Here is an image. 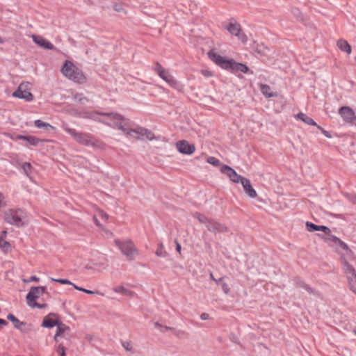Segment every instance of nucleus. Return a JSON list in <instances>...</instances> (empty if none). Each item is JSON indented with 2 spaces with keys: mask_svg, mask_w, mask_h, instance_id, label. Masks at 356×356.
I'll list each match as a JSON object with an SVG mask.
<instances>
[{
  "mask_svg": "<svg viewBox=\"0 0 356 356\" xmlns=\"http://www.w3.org/2000/svg\"><path fill=\"white\" fill-rule=\"evenodd\" d=\"M174 335H175L178 338H182L186 335V332L181 330H177L174 327L172 330Z\"/></svg>",
  "mask_w": 356,
  "mask_h": 356,
  "instance_id": "nucleus-45",
  "label": "nucleus"
},
{
  "mask_svg": "<svg viewBox=\"0 0 356 356\" xmlns=\"http://www.w3.org/2000/svg\"><path fill=\"white\" fill-rule=\"evenodd\" d=\"M165 69H164L162 65L156 62L154 67V71L159 75L160 74H163Z\"/></svg>",
  "mask_w": 356,
  "mask_h": 356,
  "instance_id": "nucleus-46",
  "label": "nucleus"
},
{
  "mask_svg": "<svg viewBox=\"0 0 356 356\" xmlns=\"http://www.w3.org/2000/svg\"><path fill=\"white\" fill-rule=\"evenodd\" d=\"M65 131L72 136L80 144L85 145H93L94 138L89 134L77 132L74 129L70 128L67 125L65 126Z\"/></svg>",
  "mask_w": 356,
  "mask_h": 356,
  "instance_id": "nucleus-6",
  "label": "nucleus"
},
{
  "mask_svg": "<svg viewBox=\"0 0 356 356\" xmlns=\"http://www.w3.org/2000/svg\"><path fill=\"white\" fill-rule=\"evenodd\" d=\"M114 243L129 261L134 260L136 256L138 254L137 248L131 240L122 241L120 239H115Z\"/></svg>",
  "mask_w": 356,
  "mask_h": 356,
  "instance_id": "nucleus-4",
  "label": "nucleus"
},
{
  "mask_svg": "<svg viewBox=\"0 0 356 356\" xmlns=\"http://www.w3.org/2000/svg\"><path fill=\"white\" fill-rule=\"evenodd\" d=\"M130 131L131 133L136 134L138 135L137 136H136V139L138 140H143V137L144 136L149 140L157 139V138L154 136L152 131L142 127H138L136 129H134V130H131Z\"/></svg>",
  "mask_w": 356,
  "mask_h": 356,
  "instance_id": "nucleus-12",
  "label": "nucleus"
},
{
  "mask_svg": "<svg viewBox=\"0 0 356 356\" xmlns=\"http://www.w3.org/2000/svg\"><path fill=\"white\" fill-rule=\"evenodd\" d=\"M113 9L118 13H126V11L123 8V5L121 3H115L113 5Z\"/></svg>",
  "mask_w": 356,
  "mask_h": 356,
  "instance_id": "nucleus-42",
  "label": "nucleus"
},
{
  "mask_svg": "<svg viewBox=\"0 0 356 356\" xmlns=\"http://www.w3.org/2000/svg\"><path fill=\"white\" fill-rule=\"evenodd\" d=\"M113 291L116 293H122L126 296H132L134 295V292L131 291L126 288H124L123 286H119L117 287H115L113 289Z\"/></svg>",
  "mask_w": 356,
  "mask_h": 356,
  "instance_id": "nucleus-30",
  "label": "nucleus"
},
{
  "mask_svg": "<svg viewBox=\"0 0 356 356\" xmlns=\"http://www.w3.org/2000/svg\"><path fill=\"white\" fill-rule=\"evenodd\" d=\"M343 268L348 280L350 290L356 294V270L344 258H341Z\"/></svg>",
  "mask_w": 356,
  "mask_h": 356,
  "instance_id": "nucleus-7",
  "label": "nucleus"
},
{
  "mask_svg": "<svg viewBox=\"0 0 356 356\" xmlns=\"http://www.w3.org/2000/svg\"><path fill=\"white\" fill-rule=\"evenodd\" d=\"M57 353L59 356H65V348L63 346L62 343L59 344L57 348Z\"/></svg>",
  "mask_w": 356,
  "mask_h": 356,
  "instance_id": "nucleus-47",
  "label": "nucleus"
},
{
  "mask_svg": "<svg viewBox=\"0 0 356 356\" xmlns=\"http://www.w3.org/2000/svg\"><path fill=\"white\" fill-rule=\"evenodd\" d=\"M39 280L40 278L38 277L33 275L30 277L29 282H39Z\"/></svg>",
  "mask_w": 356,
  "mask_h": 356,
  "instance_id": "nucleus-59",
  "label": "nucleus"
},
{
  "mask_svg": "<svg viewBox=\"0 0 356 356\" xmlns=\"http://www.w3.org/2000/svg\"><path fill=\"white\" fill-rule=\"evenodd\" d=\"M6 235H7V231L6 230H3V231L1 232L0 237H2V239H4L6 237Z\"/></svg>",
  "mask_w": 356,
  "mask_h": 356,
  "instance_id": "nucleus-62",
  "label": "nucleus"
},
{
  "mask_svg": "<svg viewBox=\"0 0 356 356\" xmlns=\"http://www.w3.org/2000/svg\"><path fill=\"white\" fill-rule=\"evenodd\" d=\"M297 285H298V286L305 289L310 294H314V293H315L314 289L311 288L308 284H307L306 283H305L302 281L297 282Z\"/></svg>",
  "mask_w": 356,
  "mask_h": 356,
  "instance_id": "nucleus-34",
  "label": "nucleus"
},
{
  "mask_svg": "<svg viewBox=\"0 0 356 356\" xmlns=\"http://www.w3.org/2000/svg\"><path fill=\"white\" fill-rule=\"evenodd\" d=\"M33 291H39L40 296H42L43 294H47L49 296V293L47 292V287L46 286H33Z\"/></svg>",
  "mask_w": 356,
  "mask_h": 356,
  "instance_id": "nucleus-39",
  "label": "nucleus"
},
{
  "mask_svg": "<svg viewBox=\"0 0 356 356\" xmlns=\"http://www.w3.org/2000/svg\"><path fill=\"white\" fill-rule=\"evenodd\" d=\"M8 325V322L3 318H0V326H6Z\"/></svg>",
  "mask_w": 356,
  "mask_h": 356,
  "instance_id": "nucleus-60",
  "label": "nucleus"
},
{
  "mask_svg": "<svg viewBox=\"0 0 356 356\" xmlns=\"http://www.w3.org/2000/svg\"><path fill=\"white\" fill-rule=\"evenodd\" d=\"M17 138L26 140L29 145L33 146H37L38 145L39 143L47 141L46 140H42L33 136L17 135Z\"/></svg>",
  "mask_w": 356,
  "mask_h": 356,
  "instance_id": "nucleus-22",
  "label": "nucleus"
},
{
  "mask_svg": "<svg viewBox=\"0 0 356 356\" xmlns=\"http://www.w3.org/2000/svg\"><path fill=\"white\" fill-rule=\"evenodd\" d=\"M7 319L13 323L15 328L19 330L22 332H28L31 330L30 328L27 327V324L26 322L20 321L13 314H8Z\"/></svg>",
  "mask_w": 356,
  "mask_h": 356,
  "instance_id": "nucleus-16",
  "label": "nucleus"
},
{
  "mask_svg": "<svg viewBox=\"0 0 356 356\" xmlns=\"http://www.w3.org/2000/svg\"><path fill=\"white\" fill-rule=\"evenodd\" d=\"M307 231L310 232H316V231H321L325 233V234H328L331 232L330 229L325 225H317L314 224L312 222L307 221L305 223Z\"/></svg>",
  "mask_w": 356,
  "mask_h": 356,
  "instance_id": "nucleus-17",
  "label": "nucleus"
},
{
  "mask_svg": "<svg viewBox=\"0 0 356 356\" xmlns=\"http://www.w3.org/2000/svg\"><path fill=\"white\" fill-rule=\"evenodd\" d=\"M76 290H78L79 291L84 292V293H86L87 294H96V293H98L97 291H90V290H88V289H83L82 287H76Z\"/></svg>",
  "mask_w": 356,
  "mask_h": 356,
  "instance_id": "nucleus-50",
  "label": "nucleus"
},
{
  "mask_svg": "<svg viewBox=\"0 0 356 356\" xmlns=\"http://www.w3.org/2000/svg\"><path fill=\"white\" fill-rule=\"evenodd\" d=\"M122 346L126 349L127 351H130L132 349V346L129 341H124L122 342Z\"/></svg>",
  "mask_w": 356,
  "mask_h": 356,
  "instance_id": "nucleus-51",
  "label": "nucleus"
},
{
  "mask_svg": "<svg viewBox=\"0 0 356 356\" xmlns=\"http://www.w3.org/2000/svg\"><path fill=\"white\" fill-rule=\"evenodd\" d=\"M321 132H322V130H325L323 128H322L321 126L318 125L316 124V125H315Z\"/></svg>",
  "mask_w": 356,
  "mask_h": 356,
  "instance_id": "nucleus-63",
  "label": "nucleus"
},
{
  "mask_svg": "<svg viewBox=\"0 0 356 356\" xmlns=\"http://www.w3.org/2000/svg\"><path fill=\"white\" fill-rule=\"evenodd\" d=\"M230 34L232 35L238 37V38L241 40L243 42H246L248 40V38L246 35L242 32V29L241 28L240 24L237 23H229L227 26L225 27Z\"/></svg>",
  "mask_w": 356,
  "mask_h": 356,
  "instance_id": "nucleus-9",
  "label": "nucleus"
},
{
  "mask_svg": "<svg viewBox=\"0 0 356 356\" xmlns=\"http://www.w3.org/2000/svg\"><path fill=\"white\" fill-rule=\"evenodd\" d=\"M207 163L213 165V166H219L220 165V161L219 159L214 156H209L207 159Z\"/></svg>",
  "mask_w": 356,
  "mask_h": 356,
  "instance_id": "nucleus-35",
  "label": "nucleus"
},
{
  "mask_svg": "<svg viewBox=\"0 0 356 356\" xmlns=\"http://www.w3.org/2000/svg\"><path fill=\"white\" fill-rule=\"evenodd\" d=\"M25 217V212L21 209H10L4 214L6 222L17 227H22L26 225L24 220Z\"/></svg>",
  "mask_w": 356,
  "mask_h": 356,
  "instance_id": "nucleus-5",
  "label": "nucleus"
},
{
  "mask_svg": "<svg viewBox=\"0 0 356 356\" xmlns=\"http://www.w3.org/2000/svg\"><path fill=\"white\" fill-rule=\"evenodd\" d=\"M221 289L223 291V292L226 294L229 293V288L228 286V284L225 282H220Z\"/></svg>",
  "mask_w": 356,
  "mask_h": 356,
  "instance_id": "nucleus-49",
  "label": "nucleus"
},
{
  "mask_svg": "<svg viewBox=\"0 0 356 356\" xmlns=\"http://www.w3.org/2000/svg\"><path fill=\"white\" fill-rule=\"evenodd\" d=\"M255 51L261 56H268L270 51L267 47L260 44L257 45Z\"/></svg>",
  "mask_w": 356,
  "mask_h": 356,
  "instance_id": "nucleus-29",
  "label": "nucleus"
},
{
  "mask_svg": "<svg viewBox=\"0 0 356 356\" xmlns=\"http://www.w3.org/2000/svg\"><path fill=\"white\" fill-rule=\"evenodd\" d=\"M210 277H211V279L212 280H213L216 284H220V283L222 281V280L224 279V277H220V279H218V280H216V279L213 277V274H212V273H211V274H210Z\"/></svg>",
  "mask_w": 356,
  "mask_h": 356,
  "instance_id": "nucleus-54",
  "label": "nucleus"
},
{
  "mask_svg": "<svg viewBox=\"0 0 356 356\" xmlns=\"http://www.w3.org/2000/svg\"><path fill=\"white\" fill-rule=\"evenodd\" d=\"M337 44L341 51L346 52L348 54L351 53V47L346 40L340 39L337 41Z\"/></svg>",
  "mask_w": 356,
  "mask_h": 356,
  "instance_id": "nucleus-25",
  "label": "nucleus"
},
{
  "mask_svg": "<svg viewBox=\"0 0 356 356\" xmlns=\"http://www.w3.org/2000/svg\"><path fill=\"white\" fill-rule=\"evenodd\" d=\"M154 326L156 327V328H161V331L162 332H164L165 331H172V330H174V327H169V326H163L161 324H160L159 322H155L154 323Z\"/></svg>",
  "mask_w": 356,
  "mask_h": 356,
  "instance_id": "nucleus-36",
  "label": "nucleus"
},
{
  "mask_svg": "<svg viewBox=\"0 0 356 356\" xmlns=\"http://www.w3.org/2000/svg\"><path fill=\"white\" fill-rule=\"evenodd\" d=\"M296 118L300 120H302V122H304L305 124H307L309 125H316V123L314 122V120L311 118L310 117L307 116L306 114L303 113H299L297 115H296Z\"/></svg>",
  "mask_w": 356,
  "mask_h": 356,
  "instance_id": "nucleus-27",
  "label": "nucleus"
},
{
  "mask_svg": "<svg viewBox=\"0 0 356 356\" xmlns=\"http://www.w3.org/2000/svg\"><path fill=\"white\" fill-rule=\"evenodd\" d=\"M86 115L84 116L85 118H88L90 119H93L95 120H97L95 118V115H99L102 116H108L111 117L113 120H115V126L121 130L123 133H124L127 136H133V133H131L130 131L134 130V129H129L126 128L125 127L127 125V122L129 121L128 119H126L123 115L118 113H104V112H95V113H86ZM99 122H104V121L101 120H98ZM106 124V122H105ZM106 124H108L106 123Z\"/></svg>",
  "mask_w": 356,
  "mask_h": 356,
  "instance_id": "nucleus-1",
  "label": "nucleus"
},
{
  "mask_svg": "<svg viewBox=\"0 0 356 356\" xmlns=\"http://www.w3.org/2000/svg\"><path fill=\"white\" fill-rule=\"evenodd\" d=\"M31 163H27V162H25L22 164V168L23 170V171L24 172V173L26 174V175L29 176V171L31 169Z\"/></svg>",
  "mask_w": 356,
  "mask_h": 356,
  "instance_id": "nucleus-43",
  "label": "nucleus"
},
{
  "mask_svg": "<svg viewBox=\"0 0 356 356\" xmlns=\"http://www.w3.org/2000/svg\"><path fill=\"white\" fill-rule=\"evenodd\" d=\"M351 201H353V202L354 204H356V197H353L352 199H351Z\"/></svg>",
  "mask_w": 356,
  "mask_h": 356,
  "instance_id": "nucleus-64",
  "label": "nucleus"
},
{
  "mask_svg": "<svg viewBox=\"0 0 356 356\" xmlns=\"http://www.w3.org/2000/svg\"><path fill=\"white\" fill-rule=\"evenodd\" d=\"M61 72L69 79L79 83H83L86 80L83 72L70 60L65 61L61 69Z\"/></svg>",
  "mask_w": 356,
  "mask_h": 356,
  "instance_id": "nucleus-3",
  "label": "nucleus"
},
{
  "mask_svg": "<svg viewBox=\"0 0 356 356\" xmlns=\"http://www.w3.org/2000/svg\"><path fill=\"white\" fill-rule=\"evenodd\" d=\"M72 98L74 100L80 103L89 101L88 98L85 97L83 93L76 92L72 95Z\"/></svg>",
  "mask_w": 356,
  "mask_h": 356,
  "instance_id": "nucleus-31",
  "label": "nucleus"
},
{
  "mask_svg": "<svg viewBox=\"0 0 356 356\" xmlns=\"http://www.w3.org/2000/svg\"><path fill=\"white\" fill-rule=\"evenodd\" d=\"M93 219H94V222L96 224V225H97L99 227H102V225L100 224V222H99V220H97V218L95 216L93 217Z\"/></svg>",
  "mask_w": 356,
  "mask_h": 356,
  "instance_id": "nucleus-61",
  "label": "nucleus"
},
{
  "mask_svg": "<svg viewBox=\"0 0 356 356\" xmlns=\"http://www.w3.org/2000/svg\"><path fill=\"white\" fill-rule=\"evenodd\" d=\"M51 280L53 282H58L62 284H73V283L67 279H55L51 277Z\"/></svg>",
  "mask_w": 356,
  "mask_h": 356,
  "instance_id": "nucleus-44",
  "label": "nucleus"
},
{
  "mask_svg": "<svg viewBox=\"0 0 356 356\" xmlns=\"http://www.w3.org/2000/svg\"><path fill=\"white\" fill-rule=\"evenodd\" d=\"M159 76L171 86H175L177 84V80L175 79L170 73L166 70H165L163 74H160Z\"/></svg>",
  "mask_w": 356,
  "mask_h": 356,
  "instance_id": "nucleus-23",
  "label": "nucleus"
},
{
  "mask_svg": "<svg viewBox=\"0 0 356 356\" xmlns=\"http://www.w3.org/2000/svg\"><path fill=\"white\" fill-rule=\"evenodd\" d=\"M229 339L236 343H238V339L237 337L234 333H231L229 334Z\"/></svg>",
  "mask_w": 356,
  "mask_h": 356,
  "instance_id": "nucleus-52",
  "label": "nucleus"
},
{
  "mask_svg": "<svg viewBox=\"0 0 356 356\" xmlns=\"http://www.w3.org/2000/svg\"><path fill=\"white\" fill-rule=\"evenodd\" d=\"M163 248V245L162 243H160L159 245V248L158 249L156 250L155 254L159 256V257H165L167 256V252L165 251H163L162 249Z\"/></svg>",
  "mask_w": 356,
  "mask_h": 356,
  "instance_id": "nucleus-41",
  "label": "nucleus"
},
{
  "mask_svg": "<svg viewBox=\"0 0 356 356\" xmlns=\"http://www.w3.org/2000/svg\"><path fill=\"white\" fill-rule=\"evenodd\" d=\"M260 90L261 93L267 97H277V93L271 92L270 87L267 84H261Z\"/></svg>",
  "mask_w": 356,
  "mask_h": 356,
  "instance_id": "nucleus-26",
  "label": "nucleus"
},
{
  "mask_svg": "<svg viewBox=\"0 0 356 356\" xmlns=\"http://www.w3.org/2000/svg\"><path fill=\"white\" fill-rule=\"evenodd\" d=\"M241 184L245 192L248 194V195L251 198H255L257 195L256 191L252 188L250 181L247 179H243L241 181Z\"/></svg>",
  "mask_w": 356,
  "mask_h": 356,
  "instance_id": "nucleus-19",
  "label": "nucleus"
},
{
  "mask_svg": "<svg viewBox=\"0 0 356 356\" xmlns=\"http://www.w3.org/2000/svg\"><path fill=\"white\" fill-rule=\"evenodd\" d=\"M193 216L197 218L200 223L204 224L207 230L210 232L218 234L228 232L227 226L213 218L207 217L199 212H195L193 213Z\"/></svg>",
  "mask_w": 356,
  "mask_h": 356,
  "instance_id": "nucleus-2",
  "label": "nucleus"
},
{
  "mask_svg": "<svg viewBox=\"0 0 356 356\" xmlns=\"http://www.w3.org/2000/svg\"><path fill=\"white\" fill-rule=\"evenodd\" d=\"M292 13L293 14L294 16L297 17H300V15H301V13H300V10L298 9V8H293L292 9Z\"/></svg>",
  "mask_w": 356,
  "mask_h": 356,
  "instance_id": "nucleus-53",
  "label": "nucleus"
},
{
  "mask_svg": "<svg viewBox=\"0 0 356 356\" xmlns=\"http://www.w3.org/2000/svg\"><path fill=\"white\" fill-rule=\"evenodd\" d=\"M338 247H339L342 250H347V251H349L350 252H352V251L349 249L348 246L340 239H339V243H338Z\"/></svg>",
  "mask_w": 356,
  "mask_h": 356,
  "instance_id": "nucleus-48",
  "label": "nucleus"
},
{
  "mask_svg": "<svg viewBox=\"0 0 356 356\" xmlns=\"http://www.w3.org/2000/svg\"><path fill=\"white\" fill-rule=\"evenodd\" d=\"M56 327H57V330H56V332L54 337V340L56 341H57V338L58 337L63 336L65 332L69 331L70 330L69 326L66 325L65 324L62 323L60 321H59V323H58Z\"/></svg>",
  "mask_w": 356,
  "mask_h": 356,
  "instance_id": "nucleus-24",
  "label": "nucleus"
},
{
  "mask_svg": "<svg viewBox=\"0 0 356 356\" xmlns=\"http://www.w3.org/2000/svg\"><path fill=\"white\" fill-rule=\"evenodd\" d=\"M13 96L19 99H25L27 102H31L33 100L34 97L31 92L26 90L24 83L19 86L18 88L13 92Z\"/></svg>",
  "mask_w": 356,
  "mask_h": 356,
  "instance_id": "nucleus-13",
  "label": "nucleus"
},
{
  "mask_svg": "<svg viewBox=\"0 0 356 356\" xmlns=\"http://www.w3.org/2000/svg\"><path fill=\"white\" fill-rule=\"evenodd\" d=\"M33 291H39L40 296H42L43 294H47L49 296V293L47 292V287L46 286H33Z\"/></svg>",
  "mask_w": 356,
  "mask_h": 356,
  "instance_id": "nucleus-38",
  "label": "nucleus"
},
{
  "mask_svg": "<svg viewBox=\"0 0 356 356\" xmlns=\"http://www.w3.org/2000/svg\"><path fill=\"white\" fill-rule=\"evenodd\" d=\"M200 318L203 321L207 320L209 318V314L207 313H202L200 315Z\"/></svg>",
  "mask_w": 356,
  "mask_h": 356,
  "instance_id": "nucleus-56",
  "label": "nucleus"
},
{
  "mask_svg": "<svg viewBox=\"0 0 356 356\" xmlns=\"http://www.w3.org/2000/svg\"><path fill=\"white\" fill-rule=\"evenodd\" d=\"M33 291H39L40 296H42L43 294H47L49 296V293L47 292V287L46 286H33Z\"/></svg>",
  "mask_w": 356,
  "mask_h": 356,
  "instance_id": "nucleus-40",
  "label": "nucleus"
},
{
  "mask_svg": "<svg viewBox=\"0 0 356 356\" xmlns=\"http://www.w3.org/2000/svg\"><path fill=\"white\" fill-rule=\"evenodd\" d=\"M176 147L177 150L183 154L191 155L195 151V146L186 140L177 142Z\"/></svg>",
  "mask_w": 356,
  "mask_h": 356,
  "instance_id": "nucleus-15",
  "label": "nucleus"
},
{
  "mask_svg": "<svg viewBox=\"0 0 356 356\" xmlns=\"http://www.w3.org/2000/svg\"><path fill=\"white\" fill-rule=\"evenodd\" d=\"M38 291H33V286L31 287V289L26 297L27 303H30L31 302H34L38 298H39V297L40 296V293Z\"/></svg>",
  "mask_w": 356,
  "mask_h": 356,
  "instance_id": "nucleus-28",
  "label": "nucleus"
},
{
  "mask_svg": "<svg viewBox=\"0 0 356 356\" xmlns=\"http://www.w3.org/2000/svg\"><path fill=\"white\" fill-rule=\"evenodd\" d=\"M222 173L227 175L230 180L234 183H241L245 177L238 175L236 172L231 167L227 165H222L220 168Z\"/></svg>",
  "mask_w": 356,
  "mask_h": 356,
  "instance_id": "nucleus-14",
  "label": "nucleus"
},
{
  "mask_svg": "<svg viewBox=\"0 0 356 356\" xmlns=\"http://www.w3.org/2000/svg\"><path fill=\"white\" fill-rule=\"evenodd\" d=\"M28 305L31 307H36L38 309H45L47 307V305L45 303H38L35 300L34 302H31L30 303H28Z\"/></svg>",
  "mask_w": 356,
  "mask_h": 356,
  "instance_id": "nucleus-37",
  "label": "nucleus"
},
{
  "mask_svg": "<svg viewBox=\"0 0 356 356\" xmlns=\"http://www.w3.org/2000/svg\"><path fill=\"white\" fill-rule=\"evenodd\" d=\"M339 113L346 122L356 125V115L350 107L341 106Z\"/></svg>",
  "mask_w": 356,
  "mask_h": 356,
  "instance_id": "nucleus-8",
  "label": "nucleus"
},
{
  "mask_svg": "<svg viewBox=\"0 0 356 356\" xmlns=\"http://www.w3.org/2000/svg\"><path fill=\"white\" fill-rule=\"evenodd\" d=\"M51 316H56L55 314H50L48 316H46L42 321V326L44 327L51 328L54 326H57L60 320L58 318L54 319L51 318Z\"/></svg>",
  "mask_w": 356,
  "mask_h": 356,
  "instance_id": "nucleus-21",
  "label": "nucleus"
},
{
  "mask_svg": "<svg viewBox=\"0 0 356 356\" xmlns=\"http://www.w3.org/2000/svg\"><path fill=\"white\" fill-rule=\"evenodd\" d=\"M317 235L329 245L338 248V243H339V238L338 237L334 235H331L330 233L325 235H322L320 234H318Z\"/></svg>",
  "mask_w": 356,
  "mask_h": 356,
  "instance_id": "nucleus-20",
  "label": "nucleus"
},
{
  "mask_svg": "<svg viewBox=\"0 0 356 356\" xmlns=\"http://www.w3.org/2000/svg\"><path fill=\"white\" fill-rule=\"evenodd\" d=\"M11 245L9 242L5 241V239H2V237H0V248L4 252H8L10 250Z\"/></svg>",
  "mask_w": 356,
  "mask_h": 356,
  "instance_id": "nucleus-32",
  "label": "nucleus"
},
{
  "mask_svg": "<svg viewBox=\"0 0 356 356\" xmlns=\"http://www.w3.org/2000/svg\"><path fill=\"white\" fill-rule=\"evenodd\" d=\"M209 58L214 62L216 65L222 69L226 70V66L228 65L229 59L226 58L215 52L213 50H211L208 52Z\"/></svg>",
  "mask_w": 356,
  "mask_h": 356,
  "instance_id": "nucleus-11",
  "label": "nucleus"
},
{
  "mask_svg": "<svg viewBox=\"0 0 356 356\" xmlns=\"http://www.w3.org/2000/svg\"><path fill=\"white\" fill-rule=\"evenodd\" d=\"M226 70L232 73H237L238 72L247 74L249 72V67L241 63H237L234 59L230 58L228 65L226 66Z\"/></svg>",
  "mask_w": 356,
  "mask_h": 356,
  "instance_id": "nucleus-10",
  "label": "nucleus"
},
{
  "mask_svg": "<svg viewBox=\"0 0 356 356\" xmlns=\"http://www.w3.org/2000/svg\"><path fill=\"white\" fill-rule=\"evenodd\" d=\"M322 134L327 138H332V135L330 134V133L326 130H322Z\"/></svg>",
  "mask_w": 356,
  "mask_h": 356,
  "instance_id": "nucleus-57",
  "label": "nucleus"
},
{
  "mask_svg": "<svg viewBox=\"0 0 356 356\" xmlns=\"http://www.w3.org/2000/svg\"><path fill=\"white\" fill-rule=\"evenodd\" d=\"M34 124L35 126L37 127V128H39V129H41V128H44L46 129H48L49 128L50 129H53L54 127L49 124V123H47V122H42V120H36L35 122H34Z\"/></svg>",
  "mask_w": 356,
  "mask_h": 356,
  "instance_id": "nucleus-33",
  "label": "nucleus"
},
{
  "mask_svg": "<svg viewBox=\"0 0 356 356\" xmlns=\"http://www.w3.org/2000/svg\"><path fill=\"white\" fill-rule=\"evenodd\" d=\"M99 213L102 219L107 220L108 218V215L103 211H100Z\"/></svg>",
  "mask_w": 356,
  "mask_h": 356,
  "instance_id": "nucleus-55",
  "label": "nucleus"
},
{
  "mask_svg": "<svg viewBox=\"0 0 356 356\" xmlns=\"http://www.w3.org/2000/svg\"><path fill=\"white\" fill-rule=\"evenodd\" d=\"M175 243H176V250L179 253L181 254V246L180 245L179 243H178V241L177 240H175Z\"/></svg>",
  "mask_w": 356,
  "mask_h": 356,
  "instance_id": "nucleus-58",
  "label": "nucleus"
},
{
  "mask_svg": "<svg viewBox=\"0 0 356 356\" xmlns=\"http://www.w3.org/2000/svg\"><path fill=\"white\" fill-rule=\"evenodd\" d=\"M33 40L40 47L49 50H53L55 47L49 41L40 36L33 35Z\"/></svg>",
  "mask_w": 356,
  "mask_h": 356,
  "instance_id": "nucleus-18",
  "label": "nucleus"
}]
</instances>
